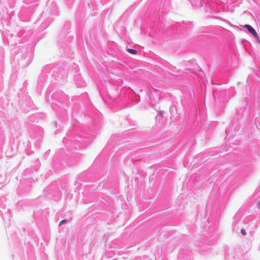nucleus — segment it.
Here are the masks:
<instances>
[{
  "label": "nucleus",
  "mask_w": 260,
  "mask_h": 260,
  "mask_svg": "<svg viewBox=\"0 0 260 260\" xmlns=\"http://www.w3.org/2000/svg\"><path fill=\"white\" fill-rule=\"evenodd\" d=\"M244 27L247 28L248 30L255 38L257 37V34L255 30V29L251 27L250 25L246 24L244 26Z\"/></svg>",
  "instance_id": "1"
},
{
  "label": "nucleus",
  "mask_w": 260,
  "mask_h": 260,
  "mask_svg": "<svg viewBox=\"0 0 260 260\" xmlns=\"http://www.w3.org/2000/svg\"><path fill=\"white\" fill-rule=\"evenodd\" d=\"M127 51L128 53H129L131 54H136L137 53V51L136 50L129 49V48L127 49Z\"/></svg>",
  "instance_id": "2"
},
{
  "label": "nucleus",
  "mask_w": 260,
  "mask_h": 260,
  "mask_svg": "<svg viewBox=\"0 0 260 260\" xmlns=\"http://www.w3.org/2000/svg\"><path fill=\"white\" fill-rule=\"evenodd\" d=\"M67 222V221L66 220H61L59 223V225H61L63 223H65Z\"/></svg>",
  "instance_id": "3"
},
{
  "label": "nucleus",
  "mask_w": 260,
  "mask_h": 260,
  "mask_svg": "<svg viewBox=\"0 0 260 260\" xmlns=\"http://www.w3.org/2000/svg\"><path fill=\"white\" fill-rule=\"evenodd\" d=\"M241 232L243 235H246V232L244 230H243V229L241 230Z\"/></svg>",
  "instance_id": "4"
},
{
  "label": "nucleus",
  "mask_w": 260,
  "mask_h": 260,
  "mask_svg": "<svg viewBox=\"0 0 260 260\" xmlns=\"http://www.w3.org/2000/svg\"><path fill=\"white\" fill-rule=\"evenodd\" d=\"M257 206L260 209V201L257 203Z\"/></svg>",
  "instance_id": "5"
}]
</instances>
